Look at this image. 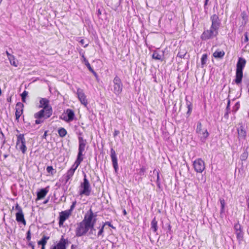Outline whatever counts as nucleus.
Returning a JSON list of instances; mask_svg holds the SVG:
<instances>
[{
  "label": "nucleus",
  "mask_w": 249,
  "mask_h": 249,
  "mask_svg": "<svg viewBox=\"0 0 249 249\" xmlns=\"http://www.w3.org/2000/svg\"><path fill=\"white\" fill-rule=\"evenodd\" d=\"M246 63V60L242 57L238 58L237 64H236V75L235 79V82L236 84H239L242 82L243 78V70L245 67Z\"/></svg>",
  "instance_id": "nucleus-1"
},
{
  "label": "nucleus",
  "mask_w": 249,
  "mask_h": 249,
  "mask_svg": "<svg viewBox=\"0 0 249 249\" xmlns=\"http://www.w3.org/2000/svg\"><path fill=\"white\" fill-rule=\"evenodd\" d=\"M52 112L51 110L46 109H41L39 111L36 113L34 114V117L36 119L35 121L36 124H40L43 123L44 120L49 118L52 115Z\"/></svg>",
  "instance_id": "nucleus-2"
},
{
  "label": "nucleus",
  "mask_w": 249,
  "mask_h": 249,
  "mask_svg": "<svg viewBox=\"0 0 249 249\" xmlns=\"http://www.w3.org/2000/svg\"><path fill=\"white\" fill-rule=\"evenodd\" d=\"M80 187L81 188L79 191L80 196L84 195L88 196L90 195L91 188L85 174L84 176L83 182L80 184Z\"/></svg>",
  "instance_id": "nucleus-3"
},
{
  "label": "nucleus",
  "mask_w": 249,
  "mask_h": 249,
  "mask_svg": "<svg viewBox=\"0 0 249 249\" xmlns=\"http://www.w3.org/2000/svg\"><path fill=\"white\" fill-rule=\"evenodd\" d=\"M91 228L89 226L84 223L80 222L77 223V227L75 229V236L76 237H81L85 235Z\"/></svg>",
  "instance_id": "nucleus-4"
},
{
  "label": "nucleus",
  "mask_w": 249,
  "mask_h": 249,
  "mask_svg": "<svg viewBox=\"0 0 249 249\" xmlns=\"http://www.w3.org/2000/svg\"><path fill=\"white\" fill-rule=\"evenodd\" d=\"M96 216V215H94L92 211L90 209L84 215V219L82 221L93 229V226H94L96 222V218H93Z\"/></svg>",
  "instance_id": "nucleus-5"
},
{
  "label": "nucleus",
  "mask_w": 249,
  "mask_h": 249,
  "mask_svg": "<svg viewBox=\"0 0 249 249\" xmlns=\"http://www.w3.org/2000/svg\"><path fill=\"white\" fill-rule=\"evenodd\" d=\"M26 140L23 134H20L17 136L16 142V148L20 150L23 154H25L27 151L26 146Z\"/></svg>",
  "instance_id": "nucleus-6"
},
{
  "label": "nucleus",
  "mask_w": 249,
  "mask_h": 249,
  "mask_svg": "<svg viewBox=\"0 0 249 249\" xmlns=\"http://www.w3.org/2000/svg\"><path fill=\"white\" fill-rule=\"evenodd\" d=\"M113 91L117 95H119L122 91L123 84L121 79L116 76L113 80Z\"/></svg>",
  "instance_id": "nucleus-7"
},
{
  "label": "nucleus",
  "mask_w": 249,
  "mask_h": 249,
  "mask_svg": "<svg viewBox=\"0 0 249 249\" xmlns=\"http://www.w3.org/2000/svg\"><path fill=\"white\" fill-rule=\"evenodd\" d=\"M78 152L77 156L80 158H83L84 156L83 152H85L86 146L87 143V140L84 139L82 137H78Z\"/></svg>",
  "instance_id": "nucleus-8"
},
{
  "label": "nucleus",
  "mask_w": 249,
  "mask_h": 249,
  "mask_svg": "<svg viewBox=\"0 0 249 249\" xmlns=\"http://www.w3.org/2000/svg\"><path fill=\"white\" fill-rule=\"evenodd\" d=\"M15 209L18 212L16 213V219L18 222L21 223L24 225H25L26 224V221L24 218V214L22 210V208L18 205V203H17L15 206Z\"/></svg>",
  "instance_id": "nucleus-9"
},
{
  "label": "nucleus",
  "mask_w": 249,
  "mask_h": 249,
  "mask_svg": "<svg viewBox=\"0 0 249 249\" xmlns=\"http://www.w3.org/2000/svg\"><path fill=\"white\" fill-rule=\"evenodd\" d=\"M194 168L196 172L201 173L205 169L204 161L200 158L196 160L193 162Z\"/></svg>",
  "instance_id": "nucleus-10"
},
{
  "label": "nucleus",
  "mask_w": 249,
  "mask_h": 249,
  "mask_svg": "<svg viewBox=\"0 0 249 249\" xmlns=\"http://www.w3.org/2000/svg\"><path fill=\"white\" fill-rule=\"evenodd\" d=\"M218 35V31L212 28L210 30L204 31L201 35V38L202 40H207L216 36Z\"/></svg>",
  "instance_id": "nucleus-11"
},
{
  "label": "nucleus",
  "mask_w": 249,
  "mask_h": 249,
  "mask_svg": "<svg viewBox=\"0 0 249 249\" xmlns=\"http://www.w3.org/2000/svg\"><path fill=\"white\" fill-rule=\"evenodd\" d=\"M196 132L201 140H205L209 136V133L207 129H202V124L200 122L197 124Z\"/></svg>",
  "instance_id": "nucleus-12"
},
{
  "label": "nucleus",
  "mask_w": 249,
  "mask_h": 249,
  "mask_svg": "<svg viewBox=\"0 0 249 249\" xmlns=\"http://www.w3.org/2000/svg\"><path fill=\"white\" fill-rule=\"evenodd\" d=\"M234 230L235 231L237 239L239 244H241V242L243 241L244 233L242 231V227L239 223L235 224Z\"/></svg>",
  "instance_id": "nucleus-13"
},
{
  "label": "nucleus",
  "mask_w": 249,
  "mask_h": 249,
  "mask_svg": "<svg viewBox=\"0 0 249 249\" xmlns=\"http://www.w3.org/2000/svg\"><path fill=\"white\" fill-rule=\"evenodd\" d=\"M62 115L63 120L67 122L73 121L75 116L74 111L71 109H67Z\"/></svg>",
  "instance_id": "nucleus-14"
},
{
  "label": "nucleus",
  "mask_w": 249,
  "mask_h": 249,
  "mask_svg": "<svg viewBox=\"0 0 249 249\" xmlns=\"http://www.w3.org/2000/svg\"><path fill=\"white\" fill-rule=\"evenodd\" d=\"M68 244V239H64V236H62L59 242L56 245L52 246L50 249H66V245Z\"/></svg>",
  "instance_id": "nucleus-15"
},
{
  "label": "nucleus",
  "mask_w": 249,
  "mask_h": 249,
  "mask_svg": "<svg viewBox=\"0 0 249 249\" xmlns=\"http://www.w3.org/2000/svg\"><path fill=\"white\" fill-rule=\"evenodd\" d=\"M77 97L81 104L86 107L88 104V102L86 99V96L84 93L83 90L80 89H78L77 90Z\"/></svg>",
  "instance_id": "nucleus-16"
},
{
  "label": "nucleus",
  "mask_w": 249,
  "mask_h": 249,
  "mask_svg": "<svg viewBox=\"0 0 249 249\" xmlns=\"http://www.w3.org/2000/svg\"><path fill=\"white\" fill-rule=\"evenodd\" d=\"M70 215V213L67 211H62L59 214V226H63L64 221L67 219Z\"/></svg>",
  "instance_id": "nucleus-17"
},
{
  "label": "nucleus",
  "mask_w": 249,
  "mask_h": 249,
  "mask_svg": "<svg viewBox=\"0 0 249 249\" xmlns=\"http://www.w3.org/2000/svg\"><path fill=\"white\" fill-rule=\"evenodd\" d=\"M110 153H111L110 157H111V160L112 162L113 166L115 171L117 172V171L118 169L117 158V156H116L115 151L113 148L111 149Z\"/></svg>",
  "instance_id": "nucleus-18"
},
{
  "label": "nucleus",
  "mask_w": 249,
  "mask_h": 249,
  "mask_svg": "<svg viewBox=\"0 0 249 249\" xmlns=\"http://www.w3.org/2000/svg\"><path fill=\"white\" fill-rule=\"evenodd\" d=\"M211 20L212 24L211 28L218 31L221 23L220 19H219L218 17H212Z\"/></svg>",
  "instance_id": "nucleus-19"
},
{
  "label": "nucleus",
  "mask_w": 249,
  "mask_h": 249,
  "mask_svg": "<svg viewBox=\"0 0 249 249\" xmlns=\"http://www.w3.org/2000/svg\"><path fill=\"white\" fill-rule=\"evenodd\" d=\"M23 104L20 102L17 103L16 106V119L18 120L23 113Z\"/></svg>",
  "instance_id": "nucleus-20"
},
{
  "label": "nucleus",
  "mask_w": 249,
  "mask_h": 249,
  "mask_svg": "<svg viewBox=\"0 0 249 249\" xmlns=\"http://www.w3.org/2000/svg\"><path fill=\"white\" fill-rule=\"evenodd\" d=\"M237 132L239 140L246 139L247 132L242 125L237 128Z\"/></svg>",
  "instance_id": "nucleus-21"
},
{
  "label": "nucleus",
  "mask_w": 249,
  "mask_h": 249,
  "mask_svg": "<svg viewBox=\"0 0 249 249\" xmlns=\"http://www.w3.org/2000/svg\"><path fill=\"white\" fill-rule=\"evenodd\" d=\"M40 107H42L44 110H46V109L51 110V112H53L52 107L49 105V100L46 98H42L40 100Z\"/></svg>",
  "instance_id": "nucleus-22"
},
{
  "label": "nucleus",
  "mask_w": 249,
  "mask_h": 249,
  "mask_svg": "<svg viewBox=\"0 0 249 249\" xmlns=\"http://www.w3.org/2000/svg\"><path fill=\"white\" fill-rule=\"evenodd\" d=\"M164 56L163 52L154 51L152 54V57L155 60H163Z\"/></svg>",
  "instance_id": "nucleus-23"
},
{
  "label": "nucleus",
  "mask_w": 249,
  "mask_h": 249,
  "mask_svg": "<svg viewBox=\"0 0 249 249\" xmlns=\"http://www.w3.org/2000/svg\"><path fill=\"white\" fill-rule=\"evenodd\" d=\"M48 192L47 188L41 189L37 193V199L40 200L43 198Z\"/></svg>",
  "instance_id": "nucleus-24"
},
{
  "label": "nucleus",
  "mask_w": 249,
  "mask_h": 249,
  "mask_svg": "<svg viewBox=\"0 0 249 249\" xmlns=\"http://www.w3.org/2000/svg\"><path fill=\"white\" fill-rule=\"evenodd\" d=\"M83 158H80L78 157H77V159L74 162V163L72 165L71 168L70 169L71 170L73 171L74 172L75 171L78 166L80 164L81 162L83 161Z\"/></svg>",
  "instance_id": "nucleus-25"
},
{
  "label": "nucleus",
  "mask_w": 249,
  "mask_h": 249,
  "mask_svg": "<svg viewBox=\"0 0 249 249\" xmlns=\"http://www.w3.org/2000/svg\"><path fill=\"white\" fill-rule=\"evenodd\" d=\"M82 57L83 58L84 62H85V65L87 67L88 69L90 71H91L95 76H97L96 72L93 70V69L91 67L90 64L89 63L88 60L84 57V54L82 55Z\"/></svg>",
  "instance_id": "nucleus-26"
},
{
  "label": "nucleus",
  "mask_w": 249,
  "mask_h": 249,
  "mask_svg": "<svg viewBox=\"0 0 249 249\" xmlns=\"http://www.w3.org/2000/svg\"><path fill=\"white\" fill-rule=\"evenodd\" d=\"M49 238L50 237L49 236L43 235L41 239L38 241V245H41L42 247L45 246L47 244L48 240L49 239Z\"/></svg>",
  "instance_id": "nucleus-27"
},
{
  "label": "nucleus",
  "mask_w": 249,
  "mask_h": 249,
  "mask_svg": "<svg viewBox=\"0 0 249 249\" xmlns=\"http://www.w3.org/2000/svg\"><path fill=\"white\" fill-rule=\"evenodd\" d=\"M224 55L225 52L223 51H216L213 53V56L215 58H222Z\"/></svg>",
  "instance_id": "nucleus-28"
},
{
  "label": "nucleus",
  "mask_w": 249,
  "mask_h": 249,
  "mask_svg": "<svg viewBox=\"0 0 249 249\" xmlns=\"http://www.w3.org/2000/svg\"><path fill=\"white\" fill-rule=\"evenodd\" d=\"M151 228L154 232H156L158 230V222L155 218H154L151 222Z\"/></svg>",
  "instance_id": "nucleus-29"
},
{
  "label": "nucleus",
  "mask_w": 249,
  "mask_h": 249,
  "mask_svg": "<svg viewBox=\"0 0 249 249\" xmlns=\"http://www.w3.org/2000/svg\"><path fill=\"white\" fill-rule=\"evenodd\" d=\"M159 0H146V5L150 7H154L156 5Z\"/></svg>",
  "instance_id": "nucleus-30"
},
{
  "label": "nucleus",
  "mask_w": 249,
  "mask_h": 249,
  "mask_svg": "<svg viewBox=\"0 0 249 249\" xmlns=\"http://www.w3.org/2000/svg\"><path fill=\"white\" fill-rule=\"evenodd\" d=\"M8 59L9 60L10 63L11 65H13L15 67H18V61L16 60L15 56L13 55L12 57H10Z\"/></svg>",
  "instance_id": "nucleus-31"
},
{
  "label": "nucleus",
  "mask_w": 249,
  "mask_h": 249,
  "mask_svg": "<svg viewBox=\"0 0 249 249\" xmlns=\"http://www.w3.org/2000/svg\"><path fill=\"white\" fill-rule=\"evenodd\" d=\"M74 172H74L72 170H71V169H69L67 171L66 175L65 183H67L69 180V179H70L71 178V177L73 176Z\"/></svg>",
  "instance_id": "nucleus-32"
},
{
  "label": "nucleus",
  "mask_w": 249,
  "mask_h": 249,
  "mask_svg": "<svg viewBox=\"0 0 249 249\" xmlns=\"http://www.w3.org/2000/svg\"><path fill=\"white\" fill-rule=\"evenodd\" d=\"M58 133L61 137H64L67 133L66 130L62 127L59 129Z\"/></svg>",
  "instance_id": "nucleus-33"
},
{
  "label": "nucleus",
  "mask_w": 249,
  "mask_h": 249,
  "mask_svg": "<svg viewBox=\"0 0 249 249\" xmlns=\"http://www.w3.org/2000/svg\"><path fill=\"white\" fill-rule=\"evenodd\" d=\"M207 54L206 53L203 54L201 58V67L203 68L206 64L207 60Z\"/></svg>",
  "instance_id": "nucleus-34"
},
{
  "label": "nucleus",
  "mask_w": 249,
  "mask_h": 249,
  "mask_svg": "<svg viewBox=\"0 0 249 249\" xmlns=\"http://www.w3.org/2000/svg\"><path fill=\"white\" fill-rule=\"evenodd\" d=\"M248 157V152L247 149H245L244 152L241 155L240 159L242 161H245L247 160Z\"/></svg>",
  "instance_id": "nucleus-35"
},
{
  "label": "nucleus",
  "mask_w": 249,
  "mask_h": 249,
  "mask_svg": "<svg viewBox=\"0 0 249 249\" xmlns=\"http://www.w3.org/2000/svg\"><path fill=\"white\" fill-rule=\"evenodd\" d=\"M186 105H187V108H188V111H187V113L188 114H190V113L192 111V104L190 102L188 101L187 98H186Z\"/></svg>",
  "instance_id": "nucleus-36"
},
{
  "label": "nucleus",
  "mask_w": 249,
  "mask_h": 249,
  "mask_svg": "<svg viewBox=\"0 0 249 249\" xmlns=\"http://www.w3.org/2000/svg\"><path fill=\"white\" fill-rule=\"evenodd\" d=\"M104 226H102V227L100 228L99 231L98 232L97 236L98 237L104 236L103 232H104Z\"/></svg>",
  "instance_id": "nucleus-37"
},
{
  "label": "nucleus",
  "mask_w": 249,
  "mask_h": 249,
  "mask_svg": "<svg viewBox=\"0 0 249 249\" xmlns=\"http://www.w3.org/2000/svg\"><path fill=\"white\" fill-rule=\"evenodd\" d=\"M46 170L48 173H50L51 175L53 174V171H54V169L52 166H47Z\"/></svg>",
  "instance_id": "nucleus-38"
},
{
  "label": "nucleus",
  "mask_w": 249,
  "mask_h": 249,
  "mask_svg": "<svg viewBox=\"0 0 249 249\" xmlns=\"http://www.w3.org/2000/svg\"><path fill=\"white\" fill-rule=\"evenodd\" d=\"M186 54V52H185V51H184L183 52H179L177 54V56L180 58H183L184 57Z\"/></svg>",
  "instance_id": "nucleus-39"
},
{
  "label": "nucleus",
  "mask_w": 249,
  "mask_h": 249,
  "mask_svg": "<svg viewBox=\"0 0 249 249\" xmlns=\"http://www.w3.org/2000/svg\"><path fill=\"white\" fill-rule=\"evenodd\" d=\"M220 204H221V212H223L224 211V207H225V201L224 199H220Z\"/></svg>",
  "instance_id": "nucleus-40"
},
{
  "label": "nucleus",
  "mask_w": 249,
  "mask_h": 249,
  "mask_svg": "<svg viewBox=\"0 0 249 249\" xmlns=\"http://www.w3.org/2000/svg\"><path fill=\"white\" fill-rule=\"evenodd\" d=\"M79 43L81 44V45L83 46L85 48L87 47L89 45L88 43H86L85 40L84 39H81L79 41Z\"/></svg>",
  "instance_id": "nucleus-41"
},
{
  "label": "nucleus",
  "mask_w": 249,
  "mask_h": 249,
  "mask_svg": "<svg viewBox=\"0 0 249 249\" xmlns=\"http://www.w3.org/2000/svg\"><path fill=\"white\" fill-rule=\"evenodd\" d=\"M26 239L28 241H30L31 239V231L29 230L27 232Z\"/></svg>",
  "instance_id": "nucleus-42"
},
{
  "label": "nucleus",
  "mask_w": 249,
  "mask_h": 249,
  "mask_svg": "<svg viewBox=\"0 0 249 249\" xmlns=\"http://www.w3.org/2000/svg\"><path fill=\"white\" fill-rule=\"evenodd\" d=\"M145 172V168L144 167H142L140 170L139 174L142 176L143 175Z\"/></svg>",
  "instance_id": "nucleus-43"
},
{
  "label": "nucleus",
  "mask_w": 249,
  "mask_h": 249,
  "mask_svg": "<svg viewBox=\"0 0 249 249\" xmlns=\"http://www.w3.org/2000/svg\"><path fill=\"white\" fill-rule=\"evenodd\" d=\"M106 225H108L109 227H111L113 229L114 228V227L111 225V223L109 222H106L104 223L102 226H104V227H105Z\"/></svg>",
  "instance_id": "nucleus-44"
},
{
  "label": "nucleus",
  "mask_w": 249,
  "mask_h": 249,
  "mask_svg": "<svg viewBox=\"0 0 249 249\" xmlns=\"http://www.w3.org/2000/svg\"><path fill=\"white\" fill-rule=\"evenodd\" d=\"M28 91L24 90L22 93L21 94V97H25L26 98L27 96L28 95Z\"/></svg>",
  "instance_id": "nucleus-45"
},
{
  "label": "nucleus",
  "mask_w": 249,
  "mask_h": 249,
  "mask_svg": "<svg viewBox=\"0 0 249 249\" xmlns=\"http://www.w3.org/2000/svg\"><path fill=\"white\" fill-rule=\"evenodd\" d=\"M28 246H29V247H31V248H32V249H35V246L34 245V244L33 243V242H29L28 243Z\"/></svg>",
  "instance_id": "nucleus-46"
},
{
  "label": "nucleus",
  "mask_w": 249,
  "mask_h": 249,
  "mask_svg": "<svg viewBox=\"0 0 249 249\" xmlns=\"http://www.w3.org/2000/svg\"><path fill=\"white\" fill-rule=\"evenodd\" d=\"M94 227V226H93V229L91 228H89V230H90V231L89 232V234H93V231H95Z\"/></svg>",
  "instance_id": "nucleus-47"
},
{
  "label": "nucleus",
  "mask_w": 249,
  "mask_h": 249,
  "mask_svg": "<svg viewBox=\"0 0 249 249\" xmlns=\"http://www.w3.org/2000/svg\"><path fill=\"white\" fill-rule=\"evenodd\" d=\"M119 134H120V131L119 130H115L114 131V134H113V136L115 137L117 136Z\"/></svg>",
  "instance_id": "nucleus-48"
},
{
  "label": "nucleus",
  "mask_w": 249,
  "mask_h": 249,
  "mask_svg": "<svg viewBox=\"0 0 249 249\" xmlns=\"http://www.w3.org/2000/svg\"><path fill=\"white\" fill-rule=\"evenodd\" d=\"M230 101L229 100L228 102L227 106L226 107L227 111H229L230 110Z\"/></svg>",
  "instance_id": "nucleus-49"
},
{
  "label": "nucleus",
  "mask_w": 249,
  "mask_h": 249,
  "mask_svg": "<svg viewBox=\"0 0 249 249\" xmlns=\"http://www.w3.org/2000/svg\"><path fill=\"white\" fill-rule=\"evenodd\" d=\"M6 54L8 58H9L10 57H12V56L13 55L11 54V53H9V52H8L7 51H6Z\"/></svg>",
  "instance_id": "nucleus-50"
},
{
  "label": "nucleus",
  "mask_w": 249,
  "mask_h": 249,
  "mask_svg": "<svg viewBox=\"0 0 249 249\" xmlns=\"http://www.w3.org/2000/svg\"><path fill=\"white\" fill-rule=\"evenodd\" d=\"M156 173H157V183H159V179H160L159 173L158 171H156Z\"/></svg>",
  "instance_id": "nucleus-51"
},
{
  "label": "nucleus",
  "mask_w": 249,
  "mask_h": 249,
  "mask_svg": "<svg viewBox=\"0 0 249 249\" xmlns=\"http://www.w3.org/2000/svg\"><path fill=\"white\" fill-rule=\"evenodd\" d=\"M245 42H248L249 41V39H248V35H247V33H245Z\"/></svg>",
  "instance_id": "nucleus-52"
},
{
  "label": "nucleus",
  "mask_w": 249,
  "mask_h": 249,
  "mask_svg": "<svg viewBox=\"0 0 249 249\" xmlns=\"http://www.w3.org/2000/svg\"><path fill=\"white\" fill-rule=\"evenodd\" d=\"M74 207H75V206L72 204L71 206L69 211H72L73 210V209L74 208Z\"/></svg>",
  "instance_id": "nucleus-53"
},
{
  "label": "nucleus",
  "mask_w": 249,
  "mask_h": 249,
  "mask_svg": "<svg viewBox=\"0 0 249 249\" xmlns=\"http://www.w3.org/2000/svg\"><path fill=\"white\" fill-rule=\"evenodd\" d=\"M21 100L23 102L25 103L26 102V98L25 97H21Z\"/></svg>",
  "instance_id": "nucleus-54"
},
{
  "label": "nucleus",
  "mask_w": 249,
  "mask_h": 249,
  "mask_svg": "<svg viewBox=\"0 0 249 249\" xmlns=\"http://www.w3.org/2000/svg\"><path fill=\"white\" fill-rule=\"evenodd\" d=\"M209 0H205V2H204V5H207L208 2Z\"/></svg>",
  "instance_id": "nucleus-55"
},
{
  "label": "nucleus",
  "mask_w": 249,
  "mask_h": 249,
  "mask_svg": "<svg viewBox=\"0 0 249 249\" xmlns=\"http://www.w3.org/2000/svg\"><path fill=\"white\" fill-rule=\"evenodd\" d=\"M71 249H75L76 248V246L73 245H72L71 246Z\"/></svg>",
  "instance_id": "nucleus-56"
},
{
  "label": "nucleus",
  "mask_w": 249,
  "mask_h": 249,
  "mask_svg": "<svg viewBox=\"0 0 249 249\" xmlns=\"http://www.w3.org/2000/svg\"><path fill=\"white\" fill-rule=\"evenodd\" d=\"M123 213H124V215H126V212L125 210H124Z\"/></svg>",
  "instance_id": "nucleus-57"
},
{
  "label": "nucleus",
  "mask_w": 249,
  "mask_h": 249,
  "mask_svg": "<svg viewBox=\"0 0 249 249\" xmlns=\"http://www.w3.org/2000/svg\"><path fill=\"white\" fill-rule=\"evenodd\" d=\"M76 204V201H74L72 202V204L74 205L75 206V205Z\"/></svg>",
  "instance_id": "nucleus-58"
},
{
  "label": "nucleus",
  "mask_w": 249,
  "mask_h": 249,
  "mask_svg": "<svg viewBox=\"0 0 249 249\" xmlns=\"http://www.w3.org/2000/svg\"><path fill=\"white\" fill-rule=\"evenodd\" d=\"M229 111H227L226 113L225 114L224 116L226 117L227 115H228Z\"/></svg>",
  "instance_id": "nucleus-59"
},
{
  "label": "nucleus",
  "mask_w": 249,
  "mask_h": 249,
  "mask_svg": "<svg viewBox=\"0 0 249 249\" xmlns=\"http://www.w3.org/2000/svg\"><path fill=\"white\" fill-rule=\"evenodd\" d=\"M3 156H4V158L5 159H6V158L8 156V155H7V154H4Z\"/></svg>",
  "instance_id": "nucleus-60"
},
{
  "label": "nucleus",
  "mask_w": 249,
  "mask_h": 249,
  "mask_svg": "<svg viewBox=\"0 0 249 249\" xmlns=\"http://www.w3.org/2000/svg\"><path fill=\"white\" fill-rule=\"evenodd\" d=\"M236 106H237V108H238L239 107V104L237 103H236Z\"/></svg>",
  "instance_id": "nucleus-61"
},
{
  "label": "nucleus",
  "mask_w": 249,
  "mask_h": 249,
  "mask_svg": "<svg viewBox=\"0 0 249 249\" xmlns=\"http://www.w3.org/2000/svg\"><path fill=\"white\" fill-rule=\"evenodd\" d=\"M48 200H46V201H45L44 202V204H46V203H47L48 202Z\"/></svg>",
  "instance_id": "nucleus-62"
},
{
  "label": "nucleus",
  "mask_w": 249,
  "mask_h": 249,
  "mask_svg": "<svg viewBox=\"0 0 249 249\" xmlns=\"http://www.w3.org/2000/svg\"><path fill=\"white\" fill-rule=\"evenodd\" d=\"M45 246H42L41 247V249H45Z\"/></svg>",
  "instance_id": "nucleus-63"
},
{
  "label": "nucleus",
  "mask_w": 249,
  "mask_h": 249,
  "mask_svg": "<svg viewBox=\"0 0 249 249\" xmlns=\"http://www.w3.org/2000/svg\"><path fill=\"white\" fill-rule=\"evenodd\" d=\"M98 13H99V14H101V13L100 10H98Z\"/></svg>",
  "instance_id": "nucleus-64"
}]
</instances>
